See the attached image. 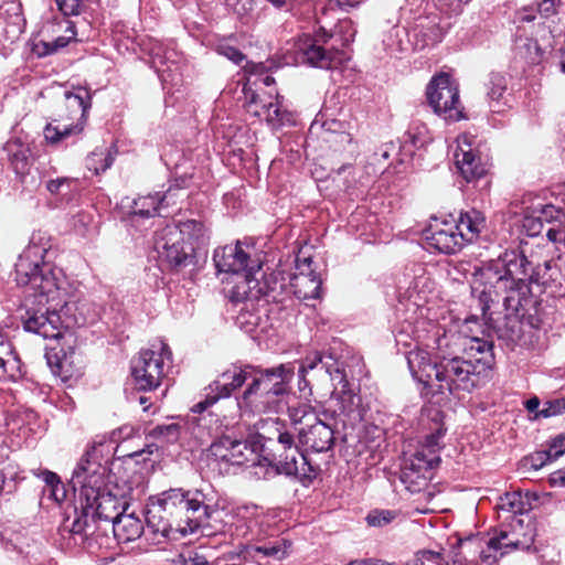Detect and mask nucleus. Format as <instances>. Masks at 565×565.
<instances>
[{
    "mask_svg": "<svg viewBox=\"0 0 565 565\" xmlns=\"http://www.w3.org/2000/svg\"><path fill=\"white\" fill-rule=\"evenodd\" d=\"M29 281L18 282L21 286H30L33 291L29 296L33 298V305L39 306V309L26 311L28 317L24 319V329L43 337L44 339H52L61 341V352L63 356L60 358L58 353L47 355V363L52 367V372L60 376H71L68 366L71 361L64 352L65 348H72L75 342L74 334L68 326H64L61 321L58 309L63 310L67 307L66 301V279L62 269L54 267L51 264H43L35 270L28 274Z\"/></svg>",
    "mask_w": 565,
    "mask_h": 565,
    "instance_id": "f257e3e1",
    "label": "nucleus"
},
{
    "mask_svg": "<svg viewBox=\"0 0 565 565\" xmlns=\"http://www.w3.org/2000/svg\"><path fill=\"white\" fill-rule=\"evenodd\" d=\"M465 352V356L436 358L433 361L428 351L416 348L408 352L407 363L414 379L425 387L460 396L478 385L481 373L493 362L492 344L483 339H470Z\"/></svg>",
    "mask_w": 565,
    "mask_h": 565,
    "instance_id": "f03ea898",
    "label": "nucleus"
},
{
    "mask_svg": "<svg viewBox=\"0 0 565 565\" xmlns=\"http://www.w3.org/2000/svg\"><path fill=\"white\" fill-rule=\"evenodd\" d=\"M108 469L93 447L82 456L73 471L71 483L77 495V502H85L88 512L96 520L114 523L126 510V502H121L107 490L106 478Z\"/></svg>",
    "mask_w": 565,
    "mask_h": 565,
    "instance_id": "7ed1b4c3",
    "label": "nucleus"
},
{
    "mask_svg": "<svg viewBox=\"0 0 565 565\" xmlns=\"http://www.w3.org/2000/svg\"><path fill=\"white\" fill-rule=\"evenodd\" d=\"M526 257L522 255L520 264L518 262H510L502 274L500 270L492 267L483 268L480 273L481 278L486 279V284L490 286L489 289L484 288L480 294V299L484 303L482 307L483 312L489 308V302L493 301L492 290L507 289L509 287L508 296L505 297V307L509 311L508 320L514 332L512 340H519L523 334L522 326L530 324V281L524 277H518V267L522 268V275L525 276Z\"/></svg>",
    "mask_w": 565,
    "mask_h": 565,
    "instance_id": "20e7f679",
    "label": "nucleus"
},
{
    "mask_svg": "<svg viewBox=\"0 0 565 565\" xmlns=\"http://www.w3.org/2000/svg\"><path fill=\"white\" fill-rule=\"evenodd\" d=\"M161 512L180 521L177 530L183 535L195 532L212 516L209 507L203 504L198 493L190 497L189 492L181 489L164 491L157 504H152L147 512V523L153 532L169 536L172 525L163 520Z\"/></svg>",
    "mask_w": 565,
    "mask_h": 565,
    "instance_id": "39448f33",
    "label": "nucleus"
},
{
    "mask_svg": "<svg viewBox=\"0 0 565 565\" xmlns=\"http://www.w3.org/2000/svg\"><path fill=\"white\" fill-rule=\"evenodd\" d=\"M265 72L266 67L262 63L252 64L247 68L248 77L243 87L247 114L266 121L274 129L295 125L294 114L284 108L277 92L264 90L275 84V78Z\"/></svg>",
    "mask_w": 565,
    "mask_h": 565,
    "instance_id": "423d86ee",
    "label": "nucleus"
},
{
    "mask_svg": "<svg viewBox=\"0 0 565 565\" xmlns=\"http://www.w3.org/2000/svg\"><path fill=\"white\" fill-rule=\"evenodd\" d=\"M292 375V367L285 364L259 374L255 372L253 382L238 403L239 407L257 413L278 412L282 407V399Z\"/></svg>",
    "mask_w": 565,
    "mask_h": 565,
    "instance_id": "0eeeda50",
    "label": "nucleus"
},
{
    "mask_svg": "<svg viewBox=\"0 0 565 565\" xmlns=\"http://www.w3.org/2000/svg\"><path fill=\"white\" fill-rule=\"evenodd\" d=\"M66 106L71 109L68 116H60L54 122L44 128V137L49 143L55 145L66 138L78 135L84 130L86 115L90 108V97L86 88L65 93Z\"/></svg>",
    "mask_w": 565,
    "mask_h": 565,
    "instance_id": "6e6552de",
    "label": "nucleus"
},
{
    "mask_svg": "<svg viewBox=\"0 0 565 565\" xmlns=\"http://www.w3.org/2000/svg\"><path fill=\"white\" fill-rule=\"evenodd\" d=\"M171 360L169 347L159 341L151 349L142 350L132 360L131 373L138 387L143 391L157 388L166 375V362Z\"/></svg>",
    "mask_w": 565,
    "mask_h": 565,
    "instance_id": "1a4fd4ad",
    "label": "nucleus"
},
{
    "mask_svg": "<svg viewBox=\"0 0 565 565\" xmlns=\"http://www.w3.org/2000/svg\"><path fill=\"white\" fill-rule=\"evenodd\" d=\"M510 535L505 532H502L500 536L492 537L488 541V550H480L481 540L478 537H467L465 540L457 539L456 544L457 547H454L452 553V563L454 565H462L463 562H475L477 554L481 559L492 565L497 562L499 553L500 556L508 553L509 550H514L520 546H524V542L519 539H510Z\"/></svg>",
    "mask_w": 565,
    "mask_h": 565,
    "instance_id": "9d476101",
    "label": "nucleus"
},
{
    "mask_svg": "<svg viewBox=\"0 0 565 565\" xmlns=\"http://www.w3.org/2000/svg\"><path fill=\"white\" fill-rule=\"evenodd\" d=\"M426 96L434 113L444 119L458 121L463 118L458 85L448 74L433 77L427 85Z\"/></svg>",
    "mask_w": 565,
    "mask_h": 565,
    "instance_id": "9b49d317",
    "label": "nucleus"
},
{
    "mask_svg": "<svg viewBox=\"0 0 565 565\" xmlns=\"http://www.w3.org/2000/svg\"><path fill=\"white\" fill-rule=\"evenodd\" d=\"M545 230L550 242L565 247V214L553 204L532 206V237Z\"/></svg>",
    "mask_w": 565,
    "mask_h": 565,
    "instance_id": "f8f14e48",
    "label": "nucleus"
},
{
    "mask_svg": "<svg viewBox=\"0 0 565 565\" xmlns=\"http://www.w3.org/2000/svg\"><path fill=\"white\" fill-rule=\"evenodd\" d=\"M51 248V237L44 231H34L30 237L29 244L19 256L15 264V280L17 282L29 281L28 274L35 270L43 264L44 257Z\"/></svg>",
    "mask_w": 565,
    "mask_h": 565,
    "instance_id": "ddd939ff",
    "label": "nucleus"
},
{
    "mask_svg": "<svg viewBox=\"0 0 565 565\" xmlns=\"http://www.w3.org/2000/svg\"><path fill=\"white\" fill-rule=\"evenodd\" d=\"M454 152L455 164L467 182L479 179L487 173V163L477 153L475 138L468 134L460 135Z\"/></svg>",
    "mask_w": 565,
    "mask_h": 565,
    "instance_id": "4468645a",
    "label": "nucleus"
},
{
    "mask_svg": "<svg viewBox=\"0 0 565 565\" xmlns=\"http://www.w3.org/2000/svg\"><path fill=\"white\" fill-rule=\"evenodd\" d=\"M154 248L159 257L171 266L181 265L193 252L190 245L180 239L177 225H167L156 234Z\"/></svg>",
    "mask_w": 565,
    "mask_h": 565,
    "instance_id": "2eb2a0df",
    "label": "nucleus"
},
{
    "mask_svg": "<svg viewBox=\"0 0 565 565\" xmlns=\"http://www.w3.org/2000/svg\"><path fill=\"white\" fill-rule=\"evenodd\" d=\"M427 246L444 254H454L465 244L457 231L455 220L436 221L425 233Z\"/></svg>",
    "mask_w": 565,
    "mask_h": 565,
    "instance_id": "dca6fc26",
    "label": "nucleus"
},
{
    "mask_svg": "<svg viewBox=\"0 0 565 565\" xmlns=\"http://www.w3.org/2000/svg\"><path fill=\"white\" fill-rule=\"evenodd\" d=\"M526 502L523 500L522 493L519 491L507 493L501 498L499 509L508 513L505 520L509 521L511 534L514 536L526 537L530 527V514L526 508L530 492L524 494Z\"/></svg>",
    "mask_w": 565,
    "mask_h": 565,
    "instance_id": "f3484780",
    "label": "nucleus"
},
{
    "mask_svg": "<svg viewBox=\"0 0 565 565\" xmlns=\"http://www.w3.org/2000/svg\"><path fill=\"white\" fill-rule=\"evenodd\" d=\"M323 365L333 383V391L330 397V402L334 404L332 413L335 415L351 414L358 405V398L351 390L345 374L338 365L333 367L328 362H324Z\"/></svg>",
    "mask_w": 565,
    "mask_h": 565,
    "instance_id": "a211bd4d",
    "label": "nucleus"
},
{
    "mask_svg": "<svg viewBox=\"0 0 565 565\" xmlns=\"http://www.w3.org/2000/svg\"><path fill=\"white\" fill-rule=\"evenodd\" d=\"M331 38L324 29H321L317 34L316 40H305L299 45V51L302 53V58L306 63L321 67V68H333L337 67L343 60V53L339 51H327L320 42L326 43Z\"/></svg>",
    "mask_w": 565,
    "mask_h": 565,
    "instance_id": "6ab92c4d",
    "label": "nucleus"
},
{
    "mask_svg": "<svg viewBox=\"0 0 565 565\" xmlns=\"http://www.w3.org/2000/svg\"><path fill=\"white\" fill-rule=\"evenodd\" d=\"M309 418L310 423L298 428L299 443L316 452L329 450L334 441L333 429L318 416Z\"/></svg>",
    "mask_w": 565,
    "mask_h": 565,
    "instance_id": "aec40b11",
    "label": "nucleus"
},
{
    "mask_svg": "<svg viewBox=\"0 0 565 565\" xmlns=\"http://www.w3.org/2000/svg\"><path fill=\"white\" fill-rule=\"evenodd\" d=\"M209 454L215 461L237 466L244 465L255 456L253 448L246 441L232 439L228 436L214 441L210 446Z\"/></svg>",
    "mask_w": 565,
    "mask_h": 565,
    "instance_id": "412c9836",
    "label": "nucleus"
},
{
    "mask_svg": "<svg viewBox=\"0 0 565 565\" xmlns=\"http://www.w3.org/2000/svg\"><path fill=\"white\" fill-rule=\"evenodd\" d=\"M310 257L297 259V273L290 279V288L298 299H315L319 297L321 279L311 268Z\"/></svg>",
    "mask_w": 565,
    "mask_h": 565,
    "instance_id": "4be33fe9",
    "label": "nucleus"
},
{
    "mask_svg": "<svg viewBox=\"0 0 565 565\" xmlns=\"http://www.w3.org/2000/svg\"><path fill=\"white\" fill-rule=\"evenodd\" d=\"M255 370L249 365H232L224 371L210 386L211 393L218 397H228L232 392L239 388L247 380H252Z\"/></svg>",
    "mask_w": 565,
    "mask_h": 565,
    "instance_id": "5701e85b",
    "label": "nucleus"
},
{
    "mask_svg": "<svg viewBox=\"0 0 565 565\" xmlns=\"http://www.w3.org/2000/svg\"><path fill=\"white\" fill-rule=\"evenodd\" d=\"M213 260L220 273L231 275L245 271L250 267L248 265L249 256L242 248L239 242L216 248L213 255Z\"/></svg>",
    "mask_w": 565,
    "mask_h": 565,
    "instance_id": "b1692460",
    "label": "nucleus"
},
{
    "mask_svg": "<svg viewBox=\"0 0 565 565\" xmlns=\"http://www.w3.org/2000/svg\"><path fill=\"white\" fill-rule=\"evenodd\" d=\"M253 270L254 266H250L245 271L231 275L227 279L225 292L232 302H242L258 297V279L253 276Z\"/></svg>",
    "mask_w": 565,
    "mask_h": 565,
    "instance_id": "393cba45",
    "label": "nucleus"
},
{
    "mask_svg": "<svg viewBox=\"0 0 565 565\" xmlns=\"http://www.w3.org/2000/svg\"><path fill=\"white\" fill-rule=\"evenodd\" d=\"M223 520L227 531L237 537H246L249 533L250 524L257 515V507L254 504H242L233 507L224 512Z\"/></svg>",
    "mask_w": 565,
    "mask_h": 565,
    "instance_id": "a878e982",
    "label": "nucleus"
},
{
    "mask_svg": "<svg viewBox=\"0 0 565 565\" xmlns=\"http://www.w3.org/2000/svg\"><path fill=\"white\" fill-rule=\"evenodd\" d=\"M457 231L463 238V244L475 242L482 230L486 227V217L475 209L461 212L459 217L455 220Z\"/></svg>",
    "mask_w": 565,
    "mask_h": 565,
    "instance_id": "bb28decb",
    "label": "nucleus"
},
{
    "mask_svg": "<svg viewBox=\"0 0 565 565\" xmlns=\"http://www.w3.org/2000/svg\"><path fill=\"white\" fill-rule=\"evenodd\" d=\"M565 454V434H559L532 454V469H540Z\"/></svg>",
    "mask_w": 565,
    "mask_h": 565,
    "instance_id": "cd10ccee",
    "label": "nucleus"
},
{
    "mask_svg": "<svg viewBox=\"0 0 565 565\" xmlns=\"http://www.w3.org/2000/svg\"><path fill=\"white\" fill-rule=\"evenodd\" d=\"M143 530L142 521L134 513L124 512L113 523V531L115 537L119 542H130L140 537Z\"/></svg>",
    "mask_w": 565,
    "mask_h": 565,
    "instance_id": "c85d7f7f",
    "label": "nucleus"
},
{
    "mask_svg": "<svg viewBox=\"0 0 565 565\" xmlns=\"http://www.w3.org/2000/svg\"><path fill=\"white\" fill-rule=\"evenodd\" d=\"M4 151L17 174L23 175L29 171L31 151L28 145L20 139H12L6 143Z\"/></svg>",
    "mask_w": 565,
    "mask_h": 565,
    "instance_id": "c756f323",
    "label": "nucleus"
},
{
    "mask_svg": "<svg viewBox=\"0 0 565 565\" xmlns=\"http://www.w3.org/2000/svg\"><path fill=\"white\" fill-rule=\"evenodd\" d=\"M260 429L263 430L260 435L268 439L277 441L282 446L284 449H290L294 446V437L291 434L285 430V424L276 419H266Z\"/></svg>",
    "mask_w": 565,
    "mask_h": 565,
    "instance_id": "7c9ffc66",
    "label": "nucleus"
},
{
    "mask_svg": "<svg viewBox=\"0 0 565 565\" xmlns=\"http://www.w3.org/2000/svg\"><path fill=\"white\" fill-rule=\"evenodd\" d=\"M76 28L75 24L71 21L66 22L65 33L53 41L46 42L41 41L35 44V52L39 56H45L53 53H56L58 50L65 47L71 41L76 38Z\"/></svg>",
    "mask_w": 565,
    "mask_h": 565,
    "instance_id": "2f4dec72",
    "label": "nucleus"
},
{
    "mask_svg": "<svg viewBox=\"0 0 565 565\" xmlns=\"http://www.w3.org/2000/svg\"><path fill=\"white\" fill-rule=\"evenodd\" d=\"M563 414H565V396L547 399L542 404V407L539 397L532 396V420Z\"/></svg>",
    "mask_w": 565,
    "mask_h": 565,
    "instance_id": "473e14b6",
    "label": "nucleus"
},
{
    "mask_svg": "<svg viewBox=\"0 0 565 565\" xmlns=\"http://www.w3.org/2000/svg\"><path fill=\"white\" fill-rule=\"evenodd\" d=\"M439 456L434 454L426 455L424 450H416L408 459L402 469L414 470L417 473H431V470L439 463Z\"/></svg>",
    "mask_w": 565,
    "mask_h": 565,
    "instance_id": "72a5a7b5",
    "label": "nucleus"
},
{
    "mask_svg": "<svg viewBox=\"0 0 565 565\" xmlns=\"http://www.w3.org/2000/svg\"><path fill=\"white\" fill-rule=\"evenodd\" d=\"M167 195L161 196L160 194H149L139 196L134 201L132 213L140 216H154L160 207L163 205Z\"/></svg>",
    "mask_w": 565,
    "mask_h": 565,
    "instance_id": "f704fd0d",
    "label": "nucleus"
},
{
    "mask_svg": "<svg viewBox=\"0 0 565 565\" xmlns=\"http://www.w3.org/2000/svg\"><path fill=\"white\" fill-rule=\"evenodd\" d=\"M554 36L550 29L542 26L536 30L535 56L532 55V64L545 61L553 52Z\"/></svg>",
    "mask_w": 565,
    "mask_h": 565,
    "instance_id": "c9c22d12",
    "label": "nucleus"
},
{
    "mask_svg": "<svg viewBox=\"0 0 565 565\" xmlns=\"http://www.w3.org/2000/svg\"><path fill=\"white\" fill-rule=\"evenodd\" d=\"M416 29L424 38V44H435L441 41L444 29L438 23V17H426L418 21Z\"/></svg>",
    "mask_w": 565,
    "mask_h": 565,
    "instance_id": "e433bc0d",
    "label": "nucleus"
},
{
    "mask_svg": "<svg viewBox=\"0 0 565 565\" xmlns=\"http://www.w3.org/2000/svg\"><path fill=\"white\" fill-rule=\"evenodd\" d=\"M177 227L180 232V239H182L185 245H190L193 249L204 237V226L198 221L189 220Z\"/></svg>",
    "mask_w": 565,
    "mask_h": 565,
    "instance_id": "4c0bfd02",
    "label": "nucleus"
},
{
    "mask_svg": "<svg viewBox=\"0 0 565 565\" xmlns=\"http://www.w3.org/2000/svg\"><path fill=\"white\" fill-rule=\"evenodd\" d=\"M430 478L431 473H417L409 469H402L401 472V481L412 493H418L426 489Z\"/></svg>",
    "mask_w": 565,
    "mask_h": 565,
    "instance_id": "58836bf2",
    "label": "nucleus"
},
{
    "mask_svg": "<svg viewBox=\"0 0 565 565\" xmlns=\"http://www.w3.org/2000/svg\"><path fill=\"white\" fill-rule=\"evenodd\" d=\"M81 514L74 520L71 532L74 534H88L95 531L94 523L97 521L93 513H89L85 502H77Z\"/></svg>",
    "mask_w": 565,
    "mask_h": 565,
    "instance_id": "ea45409f",
    "label": "nucleus"
},
{
    "mask_svg": "<svg viewBox=\"0 0 565 565\" xmlns=\"http://www.w3.org/2000/svg\"><path fill=\"white\" fill-rule=\"evenodd\" d=\"M285 450L287 454L284 459L279 460L277 470L279 473L296 476L299 473V459L303 461L305 457L300 455L294 446H291L290 449Z\"/></svg>",
    "mask_w": 565,
    "mask_h": 565,
    "instance_id": "a19ab883",
    "label": "nucleus"
},
{
    "mask_svg": "<svg viewBox=\"0 0 565 565\" xmlns=\"http://www.w3.org/2000/svg\"><path fill=\"white\" fill-rule=\"evenodd\" d=\"M289 544L285 540H277L275 542L266 543L253 547V551L260 553L266 557H271L276 561H281L288 555Z\"/></svg>",
    "mask_w": 565,
    "mask_h": 565,
    "instance_id": "79ce46f5",
    "label": "nucleus"
},
{
    "mask_svg": "<svg viewBox=\"0 0 565 565\" xmlns=\"http://www.w3.org/2000/svg\"><path fill=\"white\" fill-rule=\"evenodd\" d=\"M18 369V360L13 355L11 344L0 335V379Z\"/></svg>",
    "mask_w": 565,
    "mask_h": 565,
    "instance_id": "37998d69",
    "label": "nucleus"
},
{
    "mask_svg": "<svg viewBox=\"0 0 565 565\" xmlns=\"http://www.w3.org/2000/svg\"><path fill=\"white\" fill-rule=\"evenodd\" d=\"M445 431L446 429L443 424L435 423L434 431L425 437V440L418 450H424L426 455L434 454L435 456H438V451L441 448L440 440L444 437Z\"/></svg>",
    "mask_w": 565,
    "mask_h": 565,
    "instance_id": "c03bdc74",
    "label": "nucleus"
},
{
    "mask_svg": "<svg viewBox=\"0 0 565 565\" xmlns=\"http://www.w3.org/2000/svg\"><path fill=\"white\" fill-rule=\"evenodd\" d=\"M288 413L292 424L300 427L311 422L309 416H317L311 406L305 403L289 406Z\"/></svg>",
    "mask_w": 565,
    "mask_h": 565,
    "instance_id": "a18cd8bd",
    "label": "nucleus"
},
{
    "mask_svg": "<svg viewBox=\"0 0 565 565\" xmlns=\"http://www.w3.org/2000/svg\"><path fill=\"white\" fill-rule=\"evenodd\" d=\"M113 157L103 151H94L87 158V168L93 170L96 174L106 171L113 164Z\"/></svg>",
    "mask_w": 565,
    "mask_h": 565,
    "instance_id": "49530a36",
    "label": "nucleus"
},
{
    "mask_svg": "<svg viewBox=\"0 0 565 565\" xmlns=\"http://www.w3.org/2000/svg\"><path fill=\"white\" fill-rule=\"evenodd\" d=\"M396 512L391 510H373L366 516L370 526L382 527L390 524L395 518Z\"/></svg>",
    "mask_w": 565,
    "mask_h": 565,
    "instance_id": "de8ad7c7",
    "label": "nucleus"
},
{
    "mask_svg": "<svg viewBox=\"0 0 565 565\" xmlns=\"http://www.w3.org/2000/svg\"><path fill=\"white\" fill-rule=\"evenodd\" d=\"M43 481L51 488V495L56 501H62L65 498V492L61 480L55 472L45 470L41 473Z\"/></svg>",
    "mask_w": 565,
    "mask_h": 565,
    "instance_id": "09e8293b",
    "label": "nucleus"
},
{
    "mask_svg": "<svg viewBox=\"0 0 565 565\" xmlns=\"http://www.w3.org/2000/svg\"><path fill=\"white\" fill-rule=\"evenodd\" d=\"M174 565H209L207 561L203 555L198 552L186 548L180 553L174 559Z\"/></svg>",
    "mask_w": 565,
    "mask_h": 565,
    "instance_id": "8fccbe9b",
    "label": "nucleus"
},
{
    "mask_svg": "<svg viewBox=\"0 0 565 565\" xmlns=\"http://www.w3.org/2000/svg\"><path fill=\"white\" fill-rule=\"evenodd\" d=\"M180 434V426L178 424L158 425L153 428L152 435L158 438H163L167 441H175Z\"/></svg>",
    "mask_w": 565,
    "mask_h": 565,
    "instance_id": "3c124183",
    "label": "nucleus"
},
{
    "mask_svg": "<svg viewBox=\"0 0 565 565\" xmlns=\"http://www.w3.org/2000/svg\"><path fill=\"white\" fill-rule=\"evenodd\" d=\"M441 10L450 14H459L462 11L465 4H468L471 0H434Z\"/></svg>",
    "mask_w": 565,
    "mask_h": 565,
    "instance_id": "603ef678",
    "label": "nucleus"
},
{
    "mask_svg": "<svg viewBox=\"0 0 565 565\" xmlns=\"http://www.w3.org/2000/svg\"><path fill=\"white\" fill-rule=\"evenodd\" d=\"M84 0H55L60 11L65 15H76L81 12Z\"/></svg>",
    "mask_w": 565,
    "mask_h": 565,
    "instance_id": "864d4df0",
    "label": "nucleus"
},
{
    "mask_svg": "<svg viewBox=\"0 0 565 565\" xmlns=\"http://www.w3.org/2000/svg\"><path fill=\"white\" fill-rule=\"evenodd\" d=\"M491 87L489 89L488 95L491 99H500L505 92V81L500 75H494L490 81Z\"/></svg>",
    "mask_w": 565,
    "mask_h": 565,
    "instance_id": "5fc2aeb1",
    "label": "nucleus"
},
{
    "mask_svg": "<svg viewBox=\"0 0 565 565\" xmlns=\"http://www.w3.org/2000/svg\"><path fill=\"white\" fill-rule=\"evenodd\" d=\"M561 4L562 0H542L537 6V10L542 17L548 18L556 13Z\"/></svg>",
    "mask_w": 565,
    "mask_h": 565,
    "instance_id": "6e6d98bb",
    "label": "nucleus"
},
{
    "mask_svg": "<svg viewBox=\"0 0 565 565\" xmlns=\"http://www.w3.org/2000/svg\"><path fill=\"white\" fill-rule=\"evenodd\" d=\"M319 363H322V356L319 352L307 355L301 363L300 373L305 374L309 370H313Z\"/></svg>",
    "mask_w": 565,
    "mask_h": 565,
    "instance_id": "4d7b16f0",
    "label": "nucleus"
},
{
    "mask_svg": "<svg viewBox=\"0 0 565 565\" xmlns=\"http://www.w3.org/2000/svg\"><path fill=\"white\" fill-rule=\"evenodd\" d=\"M213 395H207L204 401L199 402L195 404L191 409L193 413H203L205 409H207L210 406H212L214 403H216L221 397H218L217 393H212Z\"/></svg>",
    "mask_w": 565,
    "mask_h": 565,
    "instance_id": "13d9d810",
    "label": "nucleus"
},
{
    "mask_svg": "<svg viewBox=\"0 0 565 565\" xmlns=\"http://www.w3.org/2000/svg\"><path fill=\"white\" fill-rule=\"evenodd\" d=\"M221 53L236 64H239L244 60V55L237 49L232 46L221 47Z\"/></svg>",
    "mask_w": 565,
    "mask_h": 565,
    "instance_id": "bf43d9fd",
    "label": "nucleus"
},
{
    "mask_svg": "<svg viewBox=\"0 0 565 565\" xmlns=\"http://www.w3.org/2000/svg\"><path fill=\"white\" fill-rule=\"evenodd\" d=\"M536 338V344L539 350H544L548 347V335H547V329H543L541 332V329L537 328V334H535L532 331V339ZM534 349V345L532 344V350Z\"/></svg>",
    "mask_w": 565,
    "mask_h": 565,
    "instance_id": "052dcab7",
    "label": "nucleus"
},
{
    "mask_svg": "<svg viewBox=\"0 0 565 565\" xmlns=\"http://www.w3.org/2000/svg\"><path fill=\"white\" fill-rule=\"evenodd\" d=\"M550 481L553 486L565 487V468L553 472Z\"/></svg>",
    "mask_w": 565,
    "mask_h": 565,
    "instance_id": "680f3d73",
    "label": "nucleus"
},
{
    "mask_svg": "<svg viewBox=\"0 0 565 565\" xmlns=\"http://www.w3.org/2000/svg\"><path fill=\"white\" fill-rule=\"evenodd\" d=\"M66 179L50 180L46 184V189L52 193L56 194L60 192L61 186L66 182Z\"/></svg>",
    "mask_w": 565,
    "mask_h": 565,
    "instance_id": "e2e57ef3",
    "label": "nucleus"
},
{
    "mask_svg": "<svg viewBox=\"0 0 565 565\" xmlns=\"http://www.w3.org/2000/svg\"><path fill=\"white\" fill-rule=\"evenodd\" d=\"M267 1L270 2L276 8L289 9V8H291V4H292V0H267Z\"/></svg>",
    "mask_w": 565,
    "mask_h": 565,
    "instance_id": "0e129e2a",
    "label": "nucleus"
},
{
    "mask_svg": "<svg viewBox=\"0 0 565 565\" xmlns=\"http://www.w3.org/2000/svg\"><path fill=\"white\" fill-rule=\"evenodd\" d=\"M347 565H382L380 561H373V559H356L352 561Z\"/></svg>",
    "mask_w": 565,
    "mask_h": 565,
    "instance_id": "69168bd1",
    "label": "nucleus"
},
{
    "mask_svg": "<svg viewBox=\"0 0 565 565\" xmlns=\"http://www.w3.org/2000/svg\"><path fill=\"white\" fill-rule=\"evenodd\" d=\"M93 447H96L98 449V455H99V460L100 462L106 467L105 463H107V460H104L103 462V448H104V444L103 443H99L98 445H93L90 448H88L85 454L90 450Z\"/></svg>",
    "mask_w": 565,
    "mask_h": 565,
    "instance_id": "338daca9",
    "label": "nucleus"
},
{
    "mask_svg": "<svg viewBox=\"0 0 565 565\" xmlns=\"http://www.w3.org/2000/svg\"><path fill=\"white\" fill-rule=\"evenodd\" d=\"M559 66H561V71L563 73H565V52L562 54Z\"/></svg>",
    "mask_w": 565,
    "mask_h": 565,
    "instance_id": "774afa93",
    "label": "nucleus"
}]
</instances>
